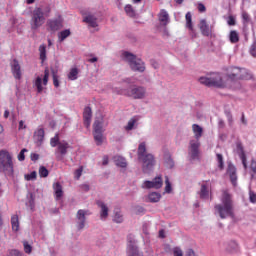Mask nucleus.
<instances>
[{
  "mask_svg": "<svg viewBox=\"0 0 256 256\" xmlns=\"http://www.w3.org/2000/svg\"><path fill=\"white\" fill-rule=\"evenodd\" d=\"M220 201V204H216L214 206L215 215H219L220 219L235 217V205L233 204V195H231L228 190L222 191Z\"/></svg>",
  "mask_w": 256,
  "mask_h": 256,
  "instance_id": "nucleus-1",
  "label": "nucleus"
},
{
  "mask_svg": "<svg viewBox=\"0 0 256 256\" xmlns=\"http://www.w3.org/2000/svg\"><path fill=\"white\" fill-rule=\"evenodd\" d=\"M226 77L227 84L231 89H241V83L239 81H249V79H253V74L245 68L232 67Z\"/></svg>",
  "mask_w": 256,
  "mask_h": 256,
  "instance_id": "nucleus-2",
  "label": "nucleus"
},
{
  "mask_svg": "<svg viewBox=\"0 0 256 256\" xmlns=\"http://www.w3.org/2000/svg\"><path fill=\"white\" fill-rule=\"evenodd\" d=\"M51 15V6L45 5L36 7L31 12V19H30V27L32 31H37L41 29L45 25V21H47V17Z\"/></svg>",
  "mask_w": 256,
  "mask_h": 256,
  "instance_id": "nucleus-3",
  "label": "nucleus"
},
{
  "mask_svg": "<svg viewBox=\"0 0 256 256\" xmlns=\"http://www.w3.org/2000/svg\"><path fill=\"white\" fill-rule=\"evenodd\" d=\"M138 160L142 163L143 173H151L155 167V156L151 153H147V144L142 142L138 146Z\"/></svg>",
  "mask_w": 256,
  "mask_h": 256,
  "instance_id": "nucleus-4",
  "label": "nucleus"
},
{
  "mask_svg": "<svg viewBox=\"0 0 256 256\" xmlns=\"http://www.w3.org/2000/svg\"><path fill=\"white\" fill-rule=\"evenodd\" d=\"M113 93L117 95H125L131 99H145L147 97V88L132 84L126 89L113 88Z\"/></svg>",
  "mask_w": 256,
  "mask_h": 256,
  "instance_id": "nucleus-5",
  "label": "nucleus"
},
{
  "mask_svg": "<svg viewBox=\"0 0 256 256\" xmlns=\"http://www.w3.org/2000/svg\"><path fill=\"white\" fill-rule=\"evenodd\" d=\"M103 123H105L103 116L101 114L96 116L93 124V135L94 141L98 147L103 145V142L105 141V137L103 136V133H105V129H103Z\"/></svg>",
  "mask_w": 256,
  "mask_h": 256,
  "instance_id": "nucleus-6",
  "label": "nucleus"
},
{
  "mask_svg": "<svg viewBox=\"0 0 256 256\" xmlns=\"http://www.w3.org/2000/svg\"><path fill=\"white\" fill-rule=\"evenodd\" d=\"M121 59L130 65V69H132V71H138L139 73H143V71H145V63L134 54L130 52H123Z\"/></svg>",
  "mask_w": 256,
  "mask_h": 256,
  "instance_id": "nucleus-7",
  "label": "nucleus"
},
{
  "mask_svg": "<svg viewBox=\"0 0 256 256\" xmlns=\"http://www.w3.org/2000/svg\"><path fill=\"white\" fill-rule=\"evenodd\" d=\"M0 173L13 175V156L8 151H0Z\"/></svg>",
  "mask_w": 256,
  "mask_h": 256,
  "instance_id": "nucleus-8",
  "label": "nucleus"
},
{
  "mask_svg": "<svg viewBox=\"0 0 256 256\" xmlns=\"http://www.w3.org/2000/svg\"><path fill=\"white\" fill-rule=\"evenodd\" d=\"M199 82L201 85H206V87H218L219 89H223V87H227V83L223 81V77L219 73H213L210 76L200 77Z\"/></svg>",
  "mask_w": 256,
  "mask_h": 256,
  "instance_id": "nucleus-9",
  "label": "nucleus"
},
{
  "mask_svg": "<svg viewBox=\"0 0 256 256\" xmlns=\"http://www.w3.org/2000/svg\"><path fill=\"white\" fill-rule=\"evenodd\" d=\"M49 83V69H45L44 76H38L34 82L35 87L37 88L38 93H43L44 87ZM44 85V87H43Z\"/></svg>",
  "mask_w": 256,
  "mask_h": 256,
  "instance_id": "nucleus-10",
  "label": "nucleus"
},
{
  "mask_svg": "<svg viewBox=\"0 0 256 256\" xmlns=\"http://www.w3.org/2000/svg\"><path fill=\"white\" fill-rule=\"evenodd\" d=\"M46 27L47 31H51L52 33L59 31V29H63V18L59 16L55 19H49L46 23Z\"/></svg>",
  "mask_w": 256,
  "mask_h": 256,
  "instance_id": "nucleus-11",
  "label": "nucleus"
},
{
  "mask_svg": "<svg viewBox=\"0 0 256 256\" xmlns=\"http://www.w3.org/2000/svg\"><path fill=\"white\" fill-rule=\"evenodd\" d=\"M163 187V178L157 176L152 181L146 180L142 184V189H161Z\"/></svg>",
  "mask_w": 256,
  "mask_h": 256,
  "instance_id": "nucleus-12",
  "label": "nucleus"
},
{
  "mask_svg": "<svg viewBox=\"0 0 256 256\" xmlns=\"http://www.w3.org/2000/svg\"><path fill=\"white\" fill-rule=\"evenodd\" d=\"M69 149H71V145H69V142L62 140L57 146V150L55 152L56 159L58 161H63V156L67 153Z\"/></svg>",
  "mask_w": 256,
  "mask_h": 256,
  "instance_id": "nucleus-13",
  "label": "nucleus"
},
{
  "mask_svg": "<svg viewBox=\"0 0 256 256\" xmlns=\"http://www.w3.org/2000/svg\"><path fill=\"white\" fill-rule=\"evenodd\" d=\"M91 215V212L89 210H83L80 209L78 210L76 214V219H77V229L81 231L82 229H85V221H86V216Z\"/></svg>",
  "mask_w": 256,
  "mask_h": 256,
  "instance_id": "nucleus-14",
  "label": "nucleus"
},
{
  "mask_svg": "<svg viewBox=\"0 0 256 256\" xmlns=\"http://www.w3.org/2000/svg\"><path fill=\"white\" fill-rule=\"evenodd\" d=\"M199 147H201V143H199V140L190 141L188 153L192 161H195V159H199Z\"/></svg>",
  "mask_w": 256,
  "mask_h": 256,
  "instance_id": "nucleus-15",
  "label": "nucleus"
},
{
  "mask_svg": "<svg viewBox=\"0 0 256 256\" xmlns=\"http://www.w3.org/2000/svg\"><path fill=\"white\" fill-rule=\"evenodd\" d=\"M127 255L128 256H143V254L141 252H139V248L137 247V241H135L133 239H128Z\"/></svg>",
  "mask_w": 256,
  "mask_h": 256,
  "instance_id": "nucleus-16",
  "label": "nucleus"
},
{
  "mask_svg": "<svg viewBox=\"0 0 256 256\" xmlns=\"http://www.w3.org/2000/svg\"><path fill=\"white\" fill-rule=\"evenodd\" d=\"M97 205H98V207H100L101 221H107V217H109V207L103 201H98Z\"/></svg>",
  "mask_w": 256,
  "mask_h": 256,
  "instance_id": "nucleus-17",
  "label": "nucleus"
},
{
  "mask_svg": "<svg viewBox=\"0 0 256 256\" xmlns=\"http://www.w3.org/2000/svg\"><path fill=\"white\" fill-rule=\"evenodd\" d=\"M236 153L239 155L244 169H247V157L245 156V151L243 150V145L241 143L236 144Z\"/></svg>",
  "mask_w": 256,
  "mask_h": 256,
  "instance_id": "nucleus-18",
  "label": "nucleus"
},
{
  "mask_svg": "<svg viewBox=\"0 0 256 256\" xmlns=\"http://www.w3.org/2000/svg\"><path fill=\"white\" fill-rule=\"evenodd\" d=\"M11 71L13 77L16 79H21V65H19V61L17 59H14L11 63Z\"/></svg>",
  "mask_w": 256,
  "mask_h": 256,
  "instance_id": "nucleus-19",
  "label": "nucleus"
},
{
  "mask_svg": "<svg viewBox=\"0 0 256 256\" xmlns=\"http://www.w3.org/2000/svg\"><path fill=\"white\" fill-rule=\"evenodd\" d=\"M158 20L164 27H167L169 25V13L165 9H161L158 13Z\"/></svg>",
  "mask_w": 256,
  "mask_h": 256,
  "instance_id": "nucleus-20",
  "label": "nucleus"
},
{
  "mask_svg": "<svg viewBox=\"0 0 256 256\" xmlns=\"http://www.w3.org/2000/svg\"><path fill=\"white\" fill-rule=\"evenodd\" d=\"M199 29H200L202 35H204L205 37H209V35H211V33H213V31L209 27V24H207L206 19H202L200 21Z\"/></svg>",
  "mask_w": 256,
  "mask_h": 256,
  "instance_id": "nucleus-21",
  "label": "nucleus"
},
{
  "mask_svg": "<svg viewBox=\"0 0 256 256\" xmlns=\"http://www.w3.org/2000/svg\"><path fill=\"white\" fill-rule=\"evenodd\" d=\"M44 139H45V130L43 129V127H39L34 132V141L36 144L41 145Z\"/></svg>",
  "mask_w": 256,
  "mask_h": 256,
  "instance_id": "nucleus-22",
  "label": "nucleus"
},
{
  "mask_svg": "<svg viewBox=\"0 0 256 256\" xmlns=\"http://www.w3.org/2000/svg\"><path fill=\"white\" fill-rule=\"evenodd\" d=\"M146 203H159L161 201V193L159 192H150L145 197Z\"/></svg>",
  "mask_w": 256,
  "mask_h": 256,
  "instance_id": "nucleus-23",
  "label": "nucleus"
},
{
  "mask_svg": "<svg viewBox=\"0 0 256 256\" xmlns=\"http://www.w3.org/2000/svg\"><path fill=\"white\" fill-rule=\"evenodd\" d=\"M84 23H87L89 27H92L93 29H96V27H99V24L97 23V17L95 15H87L83 19Z\"/></svg>",
  "mask_w": 256,
  "mask_h": 256,
  "instance_id": "nucleus-24",
  "label": "nucleus"
},
{
  "mask_svg": "<svg viewBox=\"0 0 256 256\" xmlns=\"http://www.w3.org/2000/svg\"><path fill=\"white\" fill-rule=\"evenodd\" d=\"M93 117V112L91 111V107H86L83 113L84 125L89 127L91 125V118Z\"/></svg>",
  "mask_w": 256,
  "mask_h": 256,
  "instance_id": "nucleus-25",
  "label": "nucleus"
},
{
  "mask_svg": "<svg viewBox=\"0 0 256 256\" xmlns=\"http://www.w3.org/2000/svg\"><path fill=\"white\" fill-rule=\"evenodd\" d=\"M227 173L230 177L232 184L237 185V169H235V166L229 165L227 169Z\"/></svg>",
  "mask_w": 256,
  "mask_h": 256,
  "instance_id": "nucleus-26",
  "label": "nucleus"
},
{
  "mask_svg": "<svg viewBox=\"0 0 256 256\" xmlns=\"http://www.w3.org/2000/svg\"><path fill=\"white\" fill-rule=\"evenodd\" d=\"M53 189L56 201H60L61 197H63V186H61V183L56 182L53 185Z\"/></svg>",
  "mask_w": 256,
  "mask_h": 256,
  "instance_id": "nucleus-27",
  "label": "nucleus"
},
{
  "mask_svg": "<svg viewBox=\"0 0 256 256\" xmlns=\"http://www.w3.org/2000/svg\"><path fill=\"white\" fill-rule=\"evenodd\" d=\"M192 131L196 141H199L203 137V127L199 126V124H193Z\"/></svg>",
  "mask_w": 256,
  "mask_h": 256,
  "instance_id": "nucleus-28",
  "label": "nucleus"
},
{
  "mask_svg": "<svg viewBox=\"0 0 256 256\" xmlns=\"http://www.w3.org/2000/svg\"><path fill=\"white\" fill-rule=\"evenodd\" d=\"M226 251L228 253H237L239 251V245L235 241H230L226 244Z\"/></svg>",
  "mask_w": 256,
  "mask_h": 256,
  "instance_id": "nucleus-29",
  "label": "nucleus"
},
{
  "mask_svg": "<svg viewBox=\"0 0 256 256\" xmlns=\"http://www.w3.org/2000/svg\"><path fill=\"white\" fill-rule=\"evenodd\" d=\"M79 75V69L77 67L71 68L70 72L68 73V79L70 81H77Z\"/></svg>",
  "mask_w": 256,
  "mask_h": 256,
  "instance_id": "nucleus-30",
  "label": "nucleus"
},
{
  "mask_svg": "<svg viewBox=\"0 0 256 256\" xmlns=\"http://www.w3.org/2000/svg\"><path fill=\"white\" fill-rule=\"evenodd\" d=\"M38 51L40 54V60L42 63L45 62L47 59V46H45V44L40 45Z\"/></svg>",
  "mask_w": 256,
  "mask_h": 256,
  "instance_id": "nucleus-31",
  "label": "nucleus"
},
{
  "mask_svg": "<svg viewBox=\"0 0 256 256\" xmlns=\"http://www.w3.org/2000/svg\"><path fill=\"white\" fill-rule=\"evenodd\" d=\"M115 161V165H117V167H122V169H125V167H127V160H125V158L121 157V156H116L114 158Z\"/></svg>",
  "mask_w": 256,
  "mask_h": 256,
  "instance_id": "nucleus-32",
  "label": "nucleus"
},
{
  "mask_svg": "<svg viewBox=\"0 0 256 256\" xmlns=\"http://www.w3.org/2000/svg\"><path fill=\"white\" fill-rule=\"evenodd\" d=\"M200 199H209V189L207 188V184L201 185Z\"/></svg>",
  "mask_w": 256,
  "mask_h": 256,
  "instance_id": "nucleus-33",
  "label": "nucleus"
},
{
  "mask_svg": "<svg viewBox=\"0 0 256 256\" xmlns=\"http://www.w3.org/2000/svg\"><path fill=\"white\" fill-rule=\"evenodd\" d=\"M124 11L126 13V15H128V17H136L137 12H135V9L133 8V6L131 4H127L124 7Z\"/></svg>",
  "mask_w": 256,
  "mask_h": 256,
  "instance_id": "nucleus-34",
  "label": "nucleus"
},
{
  "mask_svg": "<svg viewBox=\"0 0 256 256\" xmlns=\"http://www.w3.org/2000/svg\"><path fill=\"white\" fill-rule=\"evenodd\" d=\"M11 225L13 231H19V216L13 215L11 217Z\"/></svg>",
  "mask_w": 256,
  "mask_h": 256,
  "instance_id": "nucleus-35",
  "label": "nucleus"
},
{
  "mask_svg": "<svg viewBox=\"0 0 256 256\" xmlns=\"http://www.w3.org/2000/svg\"><path fill=\"white\" fill-rule=\"evenodd\" d=\"M229 40L230 43H239V33L235 30L230 31Z\"/></svg>",
  "mask_w": 256,
  "mask_h": 256,
  "instance_id": "nucleus-36",
  "label": "nucleus"
},
{
  "mask_svg": "<svg viewBox=\"0 0 256 256\" xmlns=\"http://www.w3.org/2000/svg\"><path fill=\"white\" fill-rule=\"evenodd\" d=\"M113 221H114V223H123V221H124L123 213H121L120 210H116L114 212Z\"/></svg>",
  "mask_w": 256,
  "mask_h": 256,
  "instance_id": "nucleus-37",
  "label": "nucleus"
},
{
  "mask_svg": "<svg viewBox=\"0 0 256 256\" xmlns=\"http://www.w3.org/2000/svg\"><path fill=\"white\" fill-rule=\"evenodd\" d=\"M70 35H71V30L66 29V30L61 31L58 34V39H59L60 42H63V40L67 39V37H69Z\"/></svg>",
  "mask_w": 256,
  "mask_h": 256,
  "instance_id": "nucleus-38",
  "label": "nucleus"
},
{
  "mask_svg": "<svg viewBox=\"0 0 256 256\" xmlns=\"http://www.w3.org/2000/svg\"><path fill=\"white\" fill-rule=\"evenodd\" d=\"M191 12H188L186 14V27L187 29H189L190 31H193V22H192V19H191Z\"/></svg>",
  "mask_w": 256,
  "mask_h": 256,
  "instance_id": "nucleus-39",
  "label": "nucleus"
},
{
  "mask_svg": "<svg viewBox=\"0 0 256 256\" xmlns=\"http://www.w3.org/2000/svg\"><path fill=\"white\" fill-rule=\"evenodd\" d=\"M61 143L59 139V133H56L53 138L50 139V145L51 147H57Z\"/></svg>",
  "mask_w": 256,
  "mask_h": 256,
  "instance_id": "nucleus-40",
  "label": "nucleus"
},
{
  "mask_svg": "<svg viewBox=\"0 0 256 256\" xmlns=\"http://www.w3.org/2000/svg\"><path fill=\"white\" fill-rule=\"evenodd\" d=\"M137 123V120L135 119H130L127 123V125L125 126V130L126 131H133V129L135 128V124Z\"/></svg>",
  "mask_w": 256,
  "mask_h": 256,
  "instance_id": "nucleus-41",
  "label": "nucleus"
},
{
  "mask_svg": "<svg viewBox=\"0 0 256 256\" xmlns=\"http://www.w3.org/2000/svg\"><path fill=\"white\" fill-rule=\"evenodd\" d=\"M24 179L26 181H35V179H37V172L33 171L30 174H25Z\"/></svg>",
  "mask_w": 256,
  "mask_h": 256,
  "instance_id": "nucleus-42",
  "label": "nucleus"
},
{
  "mask_svg": "<svg viewBox=\"0 0 256 256\" xmlns=\"http://www.w3.org/2000/svg\"><path fill=\"white\" fill-rule=\"evenodd\" d=\"M39 176L40 177H49V170L45 168V166H41L39 168Z\"/></svg>",
  "mask_w": 256,
  "mask_h": 256,
  "instance_id": "nucleus-43",
  "label": "nucleus"
},
{
  "mask_svg": "<svg viewBox=\"0 0 256 256\" xmlns=\"http://www.w3.org/2000/svg\"><path fill=\"white\" fill-rule=\"evenodd\" d=\"M75 179H77V181H79L81 179V175H83V166H80L75 172Z\"/></svg>",
  "mask_w": 256,
  "mask_h": 256,
  "instance_id": "nucleus-44",
  "label": "nucleus"
},
{
  "mask_svg": "<svg viewBox=\"0 0 256 256\" xmlns=\"http://www.w3.org/2000/svg\"><path fill=\"white\" fill-rule=\"evenodd\" d=\"M165 184H166V186H165L166 193H171V191H172L171 182L169 181L168 176L165 177Z\"/></svg>",
  "mask_w": 256,
  "mask_h": 256,
  "instance_id": "nucleus-45",
  "label": "nucleus"
},
{
  "mask_svg": "<svg viewBox=\"0 0 256 256\" xmlns=\"http://www.w3.org/2000/svg\"><path fill=\"white\" fill-rule=\"evenodd\" d=\"M216 159L218 161V167L219 169H223L224 163H223V155L221 154H216Z\"/></svg>",
  "mask_w": 256,
  "mask_h": 256,
  "instance_id": "nucleus-46",
  "label": "nucleus"
},
{
  "mask_svg": "<svg viewBox=\"0 0 256 256\" xmlns=\"http://www.w3.org/2000/svg\"><path fill=\"white\" fill-rule=\"evenodd\" d=\"M25 153H27V149L23 148L18 154V161H25Z\"/></svg>",
  "mask_w": 256,
  "mask_h": 256,
  "instance_id": "nucleus-47",
  "label": "nucleus"
},
{
  "mask_svg": "<svg viewBox=\"0 0 256 256\" xmlns=\"http://www.w3.org/2000/svg\"><path fill=\"white\" fill-rule=\"evenodd\" d=\"M24 251H25V253H27L29 255L33 251V247H31V245H29V243L24 242Z\"/></svg>",
  "mask_w": 256,
  "mask_h": 256,
  "instance_id": "nucleus-48",
  "label": "nucleus"
},
{
  "mask_svg": "<svg viewBox=\"0 0 256 256\" xmlns=\"http://www.w3.org/2000/svg\"><path fill=\"white\" fill-rule=\"evenodd\" d=\"M173 255L174 256H183V250L179 247L173 248Z\"/></svg>",
  "mask_w": 256,
  "mask_h": 256,
  "instance_id": "nucleus-49",
  "label": "nucleus"
},
{
  "mask_svg": "<svg viewBox=\"0 0 256 256\" xmlns=\"http://www.w3.org/2000/svg\"><path fill=\"white\" fill-rule=\"evenodd\" d=\"M7 256H23V253L18 250H11Z\"/></svg>",
  "mask_w": 256,
  "mask_h": 256,
  "instance_id": "nucleus-50",
  "label": "nucleus"
},
{
  "mask_svg": "<svg viewBox=\"0 0 256 256\" xmlns=\"http://www.w3.org/2000/svg\"><path fill=\"white\" fill-rule=\"evenodd\" d=\"M53 85L54 87H59V76L57 74H53Z\"/></svg>",
  "mask_w": 256,
  "mask_h": 256,
  "instance_id": "nucleus-51",
  "label": "nucleus"
},
{
  "mask_svg": "<svg viewBox=\"0 0 256 256\" xmlns=\"http://www.w3.org/2000/svg\"><path fill=\"white\" fill-rule=\"evenodd\" d=\"M250 54L252 55V57H256V43L255 42L250 47Z\"/></svg>",
  "mask_w": 256,
  "mask_h": 256,
  "instance_id": "nucleus-52",
  "label": "nucleus"
},
{
  "mask_svg": "<svg viewBox=\"0 0 256 256\" xmlns=\"http://www.w3.org/2000/svg\"><path fill=\"white\" fill-rule=\"evenodd\" d=\"M227 24L230 25V26L235 25L236 24L235 17L229 16L228 19H227Z\"/></svg>",
  "mask_w": 256,
  "mask_h": 256,
  "instance_id": "nucleus-53",
  "label": "nucleus"
},
{
  "mask_svg": "<svg viewBox=\"0 0 256 256\" xmlns=\"http://www.w3.org/2000/svg\"><path fill=\"white\" fill-rule=\"evenodd\" d=\"M29 205L30 209H33L35 207V198L33 197V194H30Z\"/></svg>",
  "mask_w": 256,
  "mask_h": 256,
  "instance_id": "nucleus-54",
  "label": "nucleus"
},
{
  "mask_svg": "<svg viewBox=\"0 0 256 256\" xmlns=\"http://www.w3.org/2000/svg\"><path fill=\"white\" fill-rule=\"evenodd\" d=\"M198 11H199L200 13H205L206 8H205V5H204L203 3H199V4H198Z\"/></svg>",
  "mask_w": 256,
  "mask_h": 256,
  "instance_id": "nucleus-55",
  "label": "nucleus"
},
{
  "mask_svg": "<svg viewBox=\"0 0 256 256\" xmlns=\"http://www.w3.org/2000/svg\"><path fill=\"white\" fill-rule=\"evenodd\" d=\"M249 199H250L251 203H256V195L252 191H250Z\"/></svg>",
  "mask_w": 256,
  "mask_h": 256,
  "instance_id": "nucleus-56",
  "label": "nucleus"
},
{
  "mask_svg": "<svg viewBox=\"0 0 256 256\" xmlns=\"http://www.w3.org/2000/svg\"><path fill=\"white\" fill-rule=\"evenodd\" d=\"M174 165L175 163L173 162V159L168 158L167 167H169L170 169H173Z\"/></svg>",
  "mask_w": 256,
  "mask_h": 256,
  "instance_id": "nucleus-57",
  "label": "nucleus"
},
{
  "mask_svg": "<svg viewBox=\"0 0 256 256\" xmlns=\"http://www.w3.org/2000/svg\"><path fill=\"white\" fill-rule=\"evenodd\" d=\"M123 83H127L128 85H133V83H135V81H133V78H126L122 80Z\"/></svg>",
  "mask_w": 256,
  "mask_h": 256,
  "instance_id": "nucleus-58",
  "label": "nucleus"
},
{
  "mask_svg": "<svg viewBox=\"0 0 256 256\" xmlns=\"http://www.w3.org/2000/svg\"><path fill=\"white\" fill-rule=\"evenodd\" d=\"M242 18L243 20L248 23L249 21V14L247 12H242Z\"/></svg>",
  "mask_w": 256,
  "mask_h": 256,
  "instance_id": "nucleus-59",
  "label": "nucleus"
},
{
  "mask_svg": "<svg viewBox=\"0 0 256 256\" xmlns=\"http://www.w3.org/2000/svg\"><path fill=\"white\" fill-rule=\"evenodd\" d=\"M19 130L21 129H27V126L25 125V122L23 120H21L19 122V127H18Z\"/></svg>",
  "mask_w": 256,
  "mask_h": 256,
  "instance_id": "nucleus-60",
  "label": "nucleus"
},
{
  "mask_svg": "<svg viewBox=\"0 0 256 256\" xmlns=\"http://www.w3.org/2000/svg\"><path fill=\"white\" fill-rule=\"evenodd\" d=\"M31 160H32V161H37V160H39V154H35V153L31 154Z\"/></svg>",
  "mask_w": 256,
  "mask_h": 256,
  "instance_id": "nucleus-61",
  "label": "nucleus"
},
{
  "mask_svg": "<svg viewBox=\"0 0 256 256\" xmlns=\"http://www.w3.org/2000/svg\"><path fill=\"white\" fill-rule=\"evenodd\" d=\"M81 189H82V191H89V184H82L81 185Z\"/></svg>",
  "mask_w": 256,
  "mask_h": 256,
  "instance_id": "nucleus-62",
  "label": "nucleus"
},
{
  "mask_svg": "<svg viewBox=\"0 0 256 256\" xmlns=\"http://www.w3.org/2000/svg\"><path fill=\"white\" fill-rule=\"evenodd\" d=\"M102 165H109V157H107V156L103 157Z\"/></svg>",
  "mask_w": 256,
  "mask_h": 256,
  "instance_id": "nucleus-63",
  "label": "nucleus"
},
{
  "mask_svg": "<svg viewBox=\"0 0 256 256\" xmlns=\"http://www.w3.org/2000/svg\"><path fill=\"white\" fill-rule=\"evenodd\" d=\"M186 256H195V251H193L192 249H189V250L186 252Z\"/></svg>",
  "mask_w": 256,
  "mask_h": 256,
  "instance_id": "nucleus-64",
  "label": "nucleus"
}]
</instances>
